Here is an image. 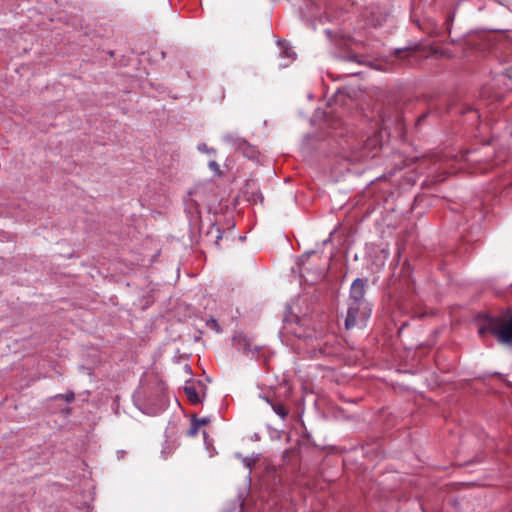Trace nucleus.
Segmentation results:
<instances>
[{
	"label": "nucleus",
	"mask_w": 512,
	"mask_h": 512,
	"mask_svg": "<svg viewBox=\"0 0 512 512\" xmlns=\"http://www.w3.org/2000/svg\"><path fill=\"white\" fill-rule=\"evenodd\" d=\"M365 281L355 279L351 285L350 296L348 299L347 316L345 319V328H363L371 315L370 305L364 300Z\"/></svg>",
	"instance_id": "f257e3e1"
},
{
	"label": "nucleus",
	"mask_w": 512,
	"mask_h": 512,
	"mask_svg": "<svg viewBox=\"0 0 512 512\" xmlns=\"http://www.w3.org/2000/svg\"><path fill=\"white\" fill-rule=\"evenodd\" d=\"M478 333L481 336L489 333L500 344L512 346V311L487 318L478 328Z\"/></svg>",
	"instance_id": "f03ea898"
},
{
	"label": "nucleus",
	"mask_w": 512,
	"mask_h": 512,
	"mask_svg": "<svg viewBox=\"0 0 512 512\" xmlns=\"http://www.w3.org/2000/svg\"><path fill=\"white\" fill-rule=\"evenodd\" d=\"M309 257V254H305L301 257L300 259V271L302 273V275H310V274H313L310 281L311 282H315L317 280H319L320 278H322L323 276V269H317L315 271H312V269L310 267H308L305 263V259H307Z\"/></svg>",
	"instance_id": "7ed1b4c3"
},
{
	"label": "nucleus",
	"mask_w": 512,
	"mask_h": 512,
	"mask_svg": "<svg viewBox=\"0 0 512 512\" xmlns=\"http://www.w3.org/2000/svg\"><path fill=\"white\" fill-rule=\"evenodd\" d=\"M224 141L228 145L235 147L236 149L245 150L248 146L247 142L239 137H236L233 134H227L224 136Z\"/></svg>",
	"instance_id": "20e7f679"
},
{
	"label": "nucleus",
	"mask_w": 512,
	"mask_h": 512,
	"mask_svg": "<svg viewBox=\"0 0 512 512\" xmlns=\"http://www.w3.org/2000/svg\"><path fill=\"white\" fill-rule=\"evenodd\" d=\"M185 394L188 398V400L192 404H198L201 402V398L196 390V388L193 385H186L184 387Z\"/></svg>",
	"instance_id": "39448f33"
},
{
	"label": "nucleus",
	"mask_w": 512,
	"mask_h": 512,
	"mask_svg": "<svg viewBox=\"0 0 512 512\" xmlns=\"http://www.w3.org/2000/svg\"><path fill=\"white\" fill-rule=\"evenodd\" d=\"M237 343L239 345H242L243 346V350L247 353H257L259 350H260V347H257V346H252L251 343L245 338V337H241L239 336L238 339H237Z\"/></svg>",
	"instance_id": "423d86ee"
},
{
	"label": "nucleus",
	"mask_w": 512,
	"mask_h": 512,
	"mask_svg": "<svg viewBox=\"0 0 512 512\" xmlns=\"http://www.w3.org/2000/svg\"><path fill=\"white\" fill-rule=\"evenodd\" d=\"M278 45L281 49V55L283 57H287L292 60L296 58L295 52L291 48H289V45L286 41H278Z\"/></svg>",
	"instance_id": "0eeeda50"
},
{
	"label": "nucleus",
	"mask_w": 512,
	"mask_h": 512,
	"mask_svg": "<svg viewBox=\"0 0 512 512\" xmlns=\"http://www.w3.org/2000/svg\"><path fill=\"white\" fill-rule=\"evenodd\" d=\"M267 403H269L273 409V411L282 419H284L288 415V410L281 403H272L269 399L265 398Z\"/></svg>",
	"instance_id": "6e6552de"
},
{
	"label": "nucleus",
	"mask_w": 512,
	"mask_h": 512,
	"mask_svg": "<svg viewBox=\"0 0 512 512\" xmlns=\"http://www.w3.org/2000/svg\"><path fill=\"white\" fill-rule=\"evenodd\" d=\"M56 399H62L64 398L67 402H71L74 400L75 398V394L73 392H70V393H67L65 395L63 394H58L55 396Z\"/></svg>",
	"instance_id": "1a4fd4ad"
},
{
	"label": "nucleus",
	"mask_w": 512,
	"mask_h": 512,
	"mask_svg": "<svg viewBox=\"0 0 512 512\" xmlns=\"http://www.w3.org/2000/svg\"><path fill=\"white\" fill-rule=\"evenodd\" d=\"M199 426L198 424L195 422V420L193 419L192 420V423H191V427L190 429L188 430V435L189 436H195L199 430Z\"/></svg>",
	"instance_id": "9d476101"
},
{
	"label": "nucleus",
	"mask_w": 512,
	"mask_h": 512,
	"mask_svg": "<svg viewBox=\"0 0 512 512\" xmlns=\"http://www.w3.org/2000/svg\"><path fill=\"white\" fill-rule=\"evenodd\" d=\"M213 230L215 231L216 233V236H215V244L218 245L219 244V241L222 239V233L220 231V229L216 226H213L212 229L209 231V234L210 233H213Z\"/></svg>",
	"instance_id": "9b49d317"
},
{
	"label": "nucleus",
	"mask_w": 512,
	"mask_h": 512,
	"mask_svg": "<svg viewBox=\"0 0 512 512\" xmlns=\"http://www.w3.org/2000/svg\"><path fill=\"white\" fill-rule=\"evenodd\" d=\"M207 325L213 329H215L217 332H220V327L218 325V322L215 320V319H210L208 322H207Z\"/></svg>",
	"instance_id": "f8f14e48"
},
{
	"label": "nucleus",
	"mask_w": 512,
	"mask_h": 512,
	"mask_svg": "<svg viewBox=\"0 0 512 512\" xmlns=\"http://www.w3.org/2000/svg\"><path fill=\"white\" fill-rule=\"evenodd\" d=\"M194 420L198 424L199 427H201L203 425H207L210 422L209 418H200V419L194 418Z\"/></svg>",
	"instance_id": "ddd939ff"
},
{
	"label": "nucleus",
	"mask_w": 512,
	"mask_h": 512,
	"mask_svg": "<svg viewBox=\"0 0 512 512\" xmlns=\"http://www.w3.org/2000/svg\"><path fill=\"white\" fill-rule=\"evenodd\" d=\"M198 149H199L200 151H203V152H209V150H208V148H207L206 144H201V145H199V146H198Z\"/></svg>",
	"instance_id": "4468645a"
},
{
	"label": "nucleus",
	"mask_w": 512,
	"mask_h": 512,
	"mask_svg": "<svg viewBox=\"0 0 512 512\" xmlns=\"http://www.w3.org/2000/svg\"><path fill=\"white\" fill-rule=\"evenodd\" d=\"M209 167L212 168V169H218V165L216 162L212 161L209 163Z\"/></svg>",
	"instance_id": "2eb2a0df"
},
{
	"label": "nucleus",
	"mask_w": 512,
	"mask_h": 512,
	"mask_svg": "<svg viewBox=\"0 0 512 512\" xmlns=\"http://www.w3.org/2000/svg\"><path fill=\"white\" fill-rule=\"evenodd\" d=\"M353 314L356 318L359 317V312L357 310Z\"/></svg>",
	"instance_id": "dca6fc26"
}]
</instances>
